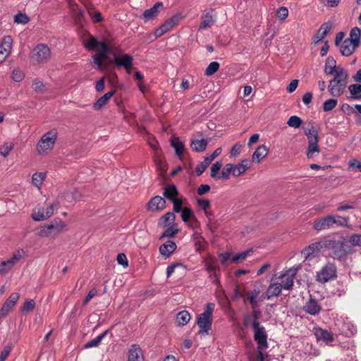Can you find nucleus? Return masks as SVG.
Masks as SVG:
<instances>
[{"mask_svg":"<svg viewBox=\"0 0 361 361\" xmlns=\"http://www.w3.org/2000/svg\"><path fill=\"white\" fill-rule=\"evenodd\" d=\"M215 307V304L212 302L206 305L204 311L200 314L197 317V324L200 328L199 334H209L212 330V325L213 322V312Z\"/></svg>","mask_w":361,"mask_h":361,"instance_id":"f257e3e1","label":"nucleus"},{"mask_svg":"<svg viewBox=\"0 0 361 361\" xmlns=\"http://www.w3.org/2000/svg\"><path fill=\"white\" fill-rule=\"evenodd\" d=\"M324 245L326 248L332 250L334 257L338 259L345 257L351 250L347 239L343 236L338 240H327L324 242Z\"/></svg>","mask_w":361,"mask_h":361,"instance_id":"f03ea898","label":"nucleus"},{"mask_svg":"<svg viewBox=\"0 0 361 361\" xmlns=\"http://www.w3.org/2000/svg\"><path fill=\"white\" fill-rule=\"evenodd\" d=\"M305 135L307 137L308 147L307 149V157L310 158L314 157V153L320 152L318 147L319 132L316 128L311 123L308 126L303 127Z\"/></svg>","mask_w":361,"mask_h":361,"instance_id":"7ed1b4c3","label":"nucleus"},{"mask_svg":"<svg viewBox=\"0 0 361 361\" xmlns=\"http://www.w3.org/2000/svg\"><path fill=\"white\" fill-rule=\"evenodd\" d=\"M65 223L59 218L54 219L50 224H44L38 231V235L44 238L54 237L65 228Z\"/></svg>","mask_w":361,"mask_h":361,"instance_id":"20e7f679","label":"nucleus"},{"mask_svg":"<svg viewBox=\"0 0 361 361\" xmlns=\"http://www.w3.org/2000/svg\"><path fill=\"white\" fill-rule=\"evenodd\" d=\"M50 49L44 44L37 45L32 51L30 60L34 63H44L50 59Z\"/></svg>","mask_w":361,"mask_h":361,"instance_id":"39448f33","label":"nucleus"},{"mask_svg":"<svg viewBox=\"0 0 361 361\" xmlns=\"http://www.w3.org/2000/svg\"><path fill=\"white\" fill-rule=\"evenodd\" d=\"M337 269L334 264L327 263L317 274V281L325 283L336 278Z\"/></svg>","mask_w":361,"mask_h":361,"instance_id":"423d86ee","label":"nucleus"},{"mask_svg":"<svg viewBox=\"0 0 361 361\" xmlns=\"http://www.w3.org/2000/svg\"><path fill=\"white\" fill-rule=\"evenodd\" d=\"M56 140V133L49 131L45 133L40 139L37 145V150L39 154L46 153L47 150L52 149Z\"/></svg>","mask_w":361,"mask_h":361,"instance_id":"0eeeda50","label":"nucleus"},{"mask_svg":"<svg viewBox=\"0 0 361 361\" xmlns=\"http://www.w3.org/2000/svg\"><path fill=\"white\" fill-rule=\"evenodd\" d=\"M86 35L88 37V39L82 40V44L86 49L93 51L99 47V51L108 54L110 52V49L105 41L99 42L94 36L91 35L88 32H87Z\"/></svg>","mask_w":361,"mask_h":361,"instance_id":"6e6552de","label":"nucleus"},{"mask_svg":"<svg viewBox=\"0 0 361 361\" xmlns=\"http://www.w3.org/2000/svg\"><path fill=\"white\" fill-rule=\"evenodd\" d=\"M254 331V340L257 342V349H267L268 348L267 334L262 326H252Z\"/></svg>","mask_w":361,"mask_h":361,"instance_id":"1a4fd4ad","label":"nucleus"},{"mask_svg":"<svg viewBox=\"0 0 361 361\" xmlns=\"http://www.w3.org/2000/svg\"><path fill=\"white\" fill-rule=\"evenodd\" d=\"M180 18V15L176 14L166 20L159 28L155 30L154 35L156 38L160 37L170 30H171L176 25L178 24Z\"/></svg>","mask_w":361,"mask_h":361,"instance_id":"9d476101","label":"nucleus"},{"mask_svg":"<svg viewBox=\"0 0 361 361\" xmlns=\"http://www.w3.org/2000/svg\"><path fill=\"white\" fill-rule=\"evenodd\" d=\"M59 205L58 202H54L47 208H39L37 212L32 214L33 219L39 221L51 217L54 213V209L58 208Z\"/></svg>","mask_w":361,"mask_h":361,"instance_id":"9b49d317","label":"nucleus"},{"mask_svg":"<svg viewBox=\"0 0 361 361\" xmlns=\"http://www.w3.org/2000/svg\"><path fill=\"white\" fill-rule=\"evenodd\" d=\"M340 81V80H337L336 78H333L329 81L328 90L331 95L339 97L343 94L347 83H343Z\"/></svg>","mask_w":361,"mask_h":361,"instance_id":"f8f14e48","label":"nucleus"},{"mask_svg":"<svg viewBox=\"0 0 361 361\" xmlns=\"http://www.w3.org/2000/svg\"><path fill=\"white\" fill-rule=\"evenodd\" d=\"M71 9L72 17L76 25H82L84 18V11L79 8L74 0H67Z\"/></svg>","mask_w":361,"mask_h":361,"instance_id":"ddd939ff","label":"nucleus"},{"mask_svg":"<svg viewBox=\"0 0 361 361\" xmlns=\"http://www.w3.org/2000/svg\"><path fill=\"white\" fill-rule=\"evenodd\" d=\"M22 255L18 250L13 253L12 257L0 263V274H6L20 259Z\"/></svg>","mask_w":361,"mask_h":361,"instance_id":"4468645a","label":"nucleus"},{"mask_svg":"<svg viewBox=\"0 0 361 361\" xmlns=\"http://www.w3.org/2000/svg\"><path fill=\"white\" fill-rule=\"evenodd\" d=\"M146 207L148 211H161L166 207V200L161 196L156 195L150 199Z\"/></svg>","mask_w":361,"mask_h":361,"instance_id":"2eb2a0df","label":"nucleus"},{"mask_svg":"<svg viewBox=\"0 0 361 361\" xmlns=\"http://www.w3.org/2000/svg\"><path fill=\"white\" fill-rule=\"evenodd\" d=\"M142 350L138 344H132L128 351L127 361H143Z\"/></svg>","mask_w":361,"mask_h":361,"instance_id":"dca6fc26","label":"nucleus"},{"mask_svg":"<svg viewBox=\"0 0 361 361\" xmlns=\"http://www.w3.org/2000/svg\"><path fill=\"white\" fill-rule=\"evenodd\" d=\"M133 57L127 54H123L121 57H115L114 64L118 67H123L129 73L133 66Z\"/></svg>","mask_w":361,"mask_h":361,"instance_id":"f3484780","label":"nucleus"},{"mask_svg":"<svg viewBox=\"0 0 361 361\" xmlns=\"http://www.w3.org/2000/svg\"><path fill=\"white\" fill-rule=\"evenodd\" d=\"M303 310L305 312L314 316L318 315L322 311V307L319 305L315 298L310 297L305 305H304Z\"/></svg>","mask_w":361,"mask_h":361,"instance_id":"a211bd4d","label":"nucleus"},{"mask_svg":"<svg viewBox=\"0 0 361 361\" xmlns=\"http://www.w3.org/2000/svg\"><path fill=\"white\" fill-rule=\"evenodd\" d=\"M332 222L333 220H331V215H329L315 220L313 223V228L317 231L328 229L333 227Z\"/></svg>","mask_w":361,"mask_h":361,"instance_id":"6ab92c4d","label":"nucleus"},{"mask_svg":"<svg viewBox=\"0 0 361 361\" xmlns=\"http://www.w3.org/2000/svg\"><path fill=\"white\" fill-rule=\"evenodd\" d=\"M320 243H312L305 247L302 251V254L304 255L306 260L312 259L318 255L320 251Z\"/></svg>","mask_w":361,"mask_h":361,"instance_id":"aec40b11","label":"nucleus"},{"mask_svg":"<svg viewBox=\"0 0 361 361\" xmlns=\"http://www.w3.org/2000/svg\"><path fill=\"white\" fill-rule=\"evenodd\" d=\"M177 248L176 244L174 241L169 240L165 243L159 247V252L165 258L169 257Z\"/></svg>","mask_w":361,"mask_h":361,"instance_id":"412c9836","label":"nucleus"},{"mask_svg":"<svg viewBox=\"0 0 361 361\" xmlns=\"http://www.w3.org/2000/svg\"><path fill=\"white\" fill-rule=\"evenodd\" d=\"M331 27V23L326 22L323 23L318 30L317 34L313 37L314 42L317 44L322 41L327 35Z\"/></svg>","mask_w":361,"mask_h":361,"instance_id":"4be33fe9","label":"nucleus"},{"mask_svg":"<svg viewBox=\"0 0 361 361\" xmlns=\"http://www.w3.org/2000/svg\"><path fill=\"white\" fill-rule=\"evenodd\" d=\"M281 290V286H280L279 283H271L268 286L264 293V298L265 299L269 300L273 297H277L280 295Z\"/></svg>","mask_w":361,"mask_h":361,"instance_id":"5701e85b","label":"nucleus"},{"mask_svg":"<svg viewBox=\"0 0 361 361\" xmlns=\"http://www.w3.org/2000/svg\"><path fill=\"white\" fill-rule=\"evenodd\" d=\"M269 148L265 145L259 146L252 154L253 162L259 163L268 154Z\"/></svg>","mask_w":361,"mask_h":361,"instance_id":"b1692460","label":"nucleus"},{"mask_svg":"<svg viewBox=\"0 0 361 361\" xmlns=\"http://www.w3.org/2000/svg\"><path fill=\"white\" fill-rule=\"evenodd\" d=\"M163 7V3L161 1L157 2L152 8L147 9L142 14L143 18L147 21L154 19L157 13L158 9Z\"/></svg>","mask_w":361,"mask_h":361,"instance_id":"393cba45","label":"nucleus"},{"mask_svg":"<svg viewBox=\"0 0 361 361\" xmlns=\"http://www.w3.org/2000/svg\"><path fill=\"white\" fill-rule=\"evenodd\" d=\"M208 143L209 141L205 139H194L191 140L190 147L195 152H202L206 149Z\"/></svg>","mask_w":361,"mask_h":361,"instance_id":"a878e982","label":"nucleus"},{"mask_svg":"<svg viewBox=\"0 0 361 361\" xmlns=\"http://www.w3.org/2000/svg\"><path fill=\"white\" fill-rule=\"evenodd\" d=\"M164 197L171 202L177 200L178 191L174 184L169 185L164 188L163 192Z\"/></svg>","mask_w":361,"mask_h":361,"instance_id":"bb28decb","label":"nucleus"},{"mask_svg":"<svg viewBox=\"0 0 361 361\" xmlns=\"http://www.w3.org/2000/svg\"><path fill=\"white\" fill-rule=\"evenodd\" d=\"M314 334L319 341H323L326 343L334 341L333 334L326 329L322 328L316 329Z\"/></svg>","mask_w":361,"mask_h":361,"instance_id":"cd10ccee","label":"nucleus"},{"mask_svg":"<svg viewBox=\"0 0 361 361\" xmlns=\"http://www.w3.org/2000/svg\"><path fill=\"white\" fill-rule=\"evenodd\" d=\"M63 197L66 202L69 203H74L81 200L82 195L78 189L74 188L71 191L65 192Z\"/></svg>","mask_w":361,"mask_h":361,"instance_id":"c85d7f7f","label":"nucleus"},{"mask_svg":"<svg viewBox=\"0 0 361 361\" xmlns=\"http://www.w3.org/2000/svg\"><path fill=\"white\" fill-rule=\"evenodd\" d=\"M357 47H354V44L348 39H345L341 45V53L343 56H349L352 55Z\"/></svg>","mask_w":361,"mask_h":361,"instance_id":"c756f323","label":"nucleus"},{"mask_svg":"<svg viewBox=\"0 0 361 361\" xmlns=\"http://www.w3.org/2000/svg\"><path fill=\"white\" fill-rule=\"evenodd\" d=\"M176 216L174 213L169 212L159 219L158 226L161 228L168 227L170 224L174 222Z\"/></svg>","mask_w":361,"mask_h":361,"instance_id":"7c9ffc66","label":"nucleus"},{"mask_svg":"<svg viewBox=\"0 0 361 361\" xmlns=\"http://www.w3.org/2000/svg\"><path fill=\"white\" fill-rule=\"evenodd\" d=\"M361 30L355 27L350 32V37L346 38L354 44V47H359L360 44Z\"/></svg>","mask_w":361,"mask_h":361,"instance_id":"2f4dec72","label":"nucleus"},{"mask_svg":"<svg viewBox=\"0 0 361 361\" xmlns=\"http://www.w3.org/2000/svg\"><path fill=\"white\" fill-rule=\"evenodd\" d=\"M115 91H109L105 93L102 97H101L95 103L93 104V108L95 110H100L105 105H106L107 102L110 99V98L114 94Z\"/></svg>","mask_w":361,"mask_h":361,"instance_id":"473e14b6","label":"nucleus"},{"mask_svg":"<svg viewBox=\"0 0 361 361\" xmlns=\"http://www.w3.org/2000/svg\"><path fill=\"white\" fill-rule=\"evenodd\" d=\"M201 18L202 22L199 25L200 30L209 28L214 23L213 17L209 12L204 11Z\"/></svg>","mask_w":361,"mask_h":361,"instance_id":"72a5a7b5","label":"nucleus"},{"mask_svg":"<svg viewBox=\"0 0 361 361\" xmlns=\"http://www.w3.org/2000/svg\"><path fill=\"white\" fill-rule=\"evenodd\" d=\"M205 267L206 270L209 273H213L215 276H216L217 273L220 271L217 262L213 257L209 258L205 261Z\"/></svg>","mask_w":361,"mask_h":361,"instance_id":"f704fd0d","label":"nucleus"},{"mask_svg":"<svg viewBox=\"0 0 361 361\" xmlns=\"http://www.w3.org/2000/svg\"><path fill=\"white\" fill-rule=\"evenodd\" d=\"M336 67V60L332 56H329L326 60L324 73L328 75H333Z\"/></svg>","mask_w":361,"mask_h":361,"instance_id":"c9c22d12","label":"nucleus"},{"mask_svg":"<svg viewBox=\"0 0 361 361\" xmlns=\"http://www.w3.org/2000/svg\"><path fill=\"white\" fill-rule=\"evenodd\" d=\"M171 146L174 148L176 154L179 158H181L183 154L185 146L184 144L180 140L179 137H174L171 140Z\"/></svg>","mask_w":361,"mask_h":361,"instance_id":"e433bc0d","label":"nucleus"},{"mask_svg":"<svg viewBox=\"0 0 361 361\" xmlns=\"http://www.w3.org/2000/svg\"><path fill=\"white\" fill-rule=\"evenodd\" d=\"M349 217H343L339 215H331V220H333L332 226L336 225L340 227H348Z\"/></svg>","mask_w":361,"mask_h":361,"instance_id":"4c0bfd02","label":"nucleus"},{"mask_svg":"<svg viewBox=\"0 0 361 361\" xmlns=\"http://www.w3.org/2000/svg\"><path fill=\"white\" fill-rule=\"evenodd\" d=\"M348 90L350 93V99H361V84H352L348 86Z\"/></svg>","mask_w":361,"mask_h":361,"instance_id":"58836bf2","label":"nucleus"},{"mask_svg":"<svg viewBox=\"0 0 361 361\" xmlns=\"http://www.w3.org/2000/svg\"><path fill=\"white\" fill-rule=\"evenodd\" d=\"M190 318V313L186 310H183L177 314L176 321L179 326H185L189 322Z\"/></svg>","mask_w":361,"mask_h":361,"instance_id":"ea45409f","label":"nucleus"},{"mask_svg":"<svg viewBox=\"0 0 361 361\" xmlns=\"http://www.w3.org/2000/svg\"><path fill=\"white\" fill-rule=\"evenodd\" d=\"M109 332V329H107L104 331L103 333L99 334L98 336H97L95 338L90 341L85 345V348H90L92 347H97L99 345L102 340L108 334Z\"/></svg>","mask_w":361,"mask_h":361,"instance_id":"a19ab883","label":"nucleus"},{"mask_svg":"<svg viewBox=\"0 0 361 361\" xmlns=\"http://www.w3.org/2000/svg\"><path fill=\"white\" fill-rule=\"evenodd\" d=\"M295 276V271H293V274H290V276H286L285 279L281 281V283H279L281 286V288L286 290H291L293 286V279Z\"/></svg>","mask_w":361,"mask_h":361,"instance_id":"79ce46f5","label":"nucleus"},{"mask_svg":"<svg viewBox=\"0 0 361 361\" xmlns=\"http://www.w3.org/2000/svg\"><path fill=\"white\" fill-rule=\"evenodd\" d=\"M177 224H173L168 227L160 235L159 240H162L164 238H173L179 232V229L176 227Z\"/></svg>","mask_w":361,"mask_h":361,"instance_id":"37998d69","label":"nucleus"},{"mask_svg":"<svg viewBox=\"0 0 361 361\" xmlns=\"http://www.w3.org/2000/svg\"><path fill=\"white\" fill-rule=\"evenodd\" d=\"M335 76L334 78L340 80L341 82L347 83V79L348 78V72L342 67L337 66L336 70L334 71Z\"/></svg>","mask_w":361,"mask_h":361,"instance_id":"c03bdc74","label":"nucleus"},{"mask_svg":"<svg viewBox=\"0 0 361 361\" xmlns=\"http://www.w3.org/2000/svg\"><path fill=\"white\" fill-rule=\"evenodd\" d=\"M181 218L183 221L188 222L190 218L193 219V221L195 224H198L197 219L194 216V213L192 210L190 208L185 207L183 209L181 213Z\"/></svg>","mask_w":361,"mask_h":361,"instance_id":"a18cd8bd","label":"nucleus"},{"mask_svg":"<svg viewBox=\"0 0 361 361\" xmlns=\"http://www.w3.org/2000/svg\"><path fill=\"white\" fill-rule=\"evenodd\" d=\"M233 164H226L221 172V175H219L218 176V178L228 180L229 178L230 173H233Z\"/></svg>","mask_w":361,"mask_h":361,"instance_id":"49530a36","label":"nucleus"},{"mask_svg":"<svg viewBox=\"0 0 361 361\" xmlns=\"http://www.w3.org/2000/svg\"><path fill=\"white\" fill-rule=\"evenodd\" d=\"M259 293V290H254L252 291H248L246 294L247 298L249 300L250 303L252 305L253 308L257 306V298Z\"/></svg>","mask_w":361,"mask_h":361,"instance_id":"de8ad7c7","label":"nucleus"},{"mask_svg":"<svg viewBox=\"0 0 361 361\" xmlns=\"http://www.w3.org/2000/svg\"><path fill=\"white\" fill-rule=\"evenodd\" d=\"M219 63L216 61H213L209 64L204 71V75L211 76L218 71L219 68Z\"/></svg>","mask_w":361,"mask_h":361,"instance_id":"09e8293b","label":"nucleus"},{"mask_svg":"<svg viewBox=\"0 0 361 361\" xmlns=\"http://www.w3.org/2000/svg\"><path fill=\"white\" fill-rule=\"evenodd\" d=\"M35 302L32 299H25L23 303L22 311L25 313H29L35 309Z\"/></svg>","mask_w":361,"mask_h":361,"instance_id":"8fccbe9b","label":"nucleus"},{"mask_svg":"<svg viewBox=\"0 0 361 361\" xmlns=\"http://www.w3.org/2000/svg\"><path fill=\"white\" fill-rule=\"evenodd\" d=\"M222 167V163L221 161H216L214 164H212L211 166V172H210V176L212 178H214L216 180H219L218 178V173L220 171L221 168Z\"/></svg>","mask_w":361,"mask_h":361,"instance_id":"3c124183","label":"nucleus"},{"mask_svg":"<svg viewBox=\"0 0 361 361\" xmlns=\"http://www.w3.org/2000/svg\"><path fill=\"white\" fill-rule=\"evenodd\" d=\"M302 123V120L297 116H290L287 121V124L290 127H293L295 128H298L301 126Z\"/></svg>","mask_w":361,"mask_h":361,"instance_id":"603ef678","label":"nucleus"},{"mask_svg":"<svg viewBox=\"0 0 361 361\" xmlns=\"http://www.w3.org/2000/svg\"><path fill=\"white\" fill-rule=\"evenodd\" d=\"M12 42L13 39L11 36H5L2 39L0 47H2V48L4 49V51H10L11 49Z\"/></svg>","mask_w":361,"mask_h":361,"instance_id":"864d4df0","label":"nucleus"},{"mask_svg":"<svg viewBox=\"0 0 361 361\" xmlns=\"http://www.w3.org/2000/svg\"><path fill=\"white\" fill-rule=\"evenodd\" d=\"M338 103L336 99H329L323 104V110L324 111H329L334 109Z\"/></svg>","mask_w":361,"mask_h":361,"instance_id":"5fc2aeb1","label":"nucleus"},{"mask_svg":"<svg viewBox=\"0 0 361 361\" xmlns=\"http://www.w3.org/2000/svg\"><path fill=\"white\" fill-rule=\"evenodd\" d=\"M45 175L42 173H35L32 175V182L37 187L40 186L44 179Z\"/></svg>","mask_w":361,"mask_h":361,"instance_id":"6e6d98bb","label":"nucleus"},{"mask_svg":"<svg viewBox=\"0 0 361 361\" xmlns=\"http://www.w3.org/2000/svg\"><path fill=\"white\" fill-rule=\"evenodd\" d=\"M251 252L252 250H247L246 251L238 253L231 258V261L233 263L238 262V261H243L248 256L249 253Z\"/></svg>","mask_w":361,"mask_h":361,"instance_id":"4d7b16f0","label":"nucleus"},{"mask_svg":"<svg viewBox=\"0 0 361 361\" xmlns=\"http://www.w3.org/2000/svg\"><path fill=\"white\" fill-rule=\"evenodd\" d=\"M14 307L7 301H5L0 310V317H6L10 312L11 310Z\"/></svg>","mask_w":361,"mask_h":361,"instance_id":"13d9d810","label":"nucleus"},{"mask_svg":"<svg viewBox=\"0 0 361 361\" xmlns=\"http://www.w3.org/2000/svg\"><path fill=\"white\" fill-rule=\"evenodd\" d=\"M29 17L24 13H18L14 17V22L20 24H27L29 22Z\"/></svg>","mask_w":361,"mask_h":361,"instance_id":"bf43d9fd","label":"nucleus"},{"mask_svg":"<svg viewBox=\"0 0 361 361\" xmlns=\"http://www.w3.org/2000/svg\"><path fill=\"white\" fill-rule=\"evenodd\" d=\"M248 169L249 166H243L238 164L236 166H233V176L238 177L244 173Z\"/></svg>","mask_w":361,"mask_h":361,"instance_id":"052dcab7","label":"nucleus"},{"mask_svg":"<svg viewBox=\"0 0 361 361\" xmlns=\"http://www.w3.org/2000/svg\"><path fill=\"white\" fill-rule=\"evenodd\" d=\"M221 148H216L209 156L204 157V161L210 164L211 162L221 153Z\"/></svg>","mask_w":361,"mask_h":361,"instance_id":"680f3d73","label":"nucleus"},{"mask_svg":"<svg viewBox=\"0 0 361 361\" xmlns=\"http://www.w3.org/2000/svg\"><path fill=\"white\" fill-rule=\"evenodd\" d=\"M197 203L200 209L203 211L211 208L210 201L207 199L197 198Z\"/></svg>","mask_w":361,"mask_h":361,"instance_id":"e2e57ef3","label":"nucleus"},{"mask_svg":"<svg viewBox=\"0 0 361 361\" xmlns=\"http://www.w3.org/2000/svg\"><path fill=\"white\" fill-rule=\"evenodd\" d=\"M288 15V10L285 6H281L276 11V16L281 20H284Z\"/></svg>","mask_w":361,"mask_h":361,"instance_id":"0e129e2a","label":"nucleus"},{"mask_svg":"<svg viewBox=\"0 0 361 361\" xmlns=\"http://www.w3.org/2000/svg\"><path fill=\"white\" fill-rule=\"evenodd\" d=\"M154 161L158 169L160 171L161 174L164 173L167 170L165 163L158 157H155Z\"/></svg>","mask_w":361,"mask_h":361,"instance_id":"69168bd1","label":"nucleus"},{"mask_svg":"<svg viewBox=\"0 0 361 361\" xmlns=\"http://www.w3.org/2000/svg\"><path fill=\"white\" fill-rule=\"evenodd\" d=\"M12 349V344L8 343L4 348V350L1 352L0 354V361H5L6 357L9 355Z\"/></svg>","mask_w":361,"mask_h":361,"instance_id":"338daca9","label":"nucleus"},{"mask_svg":"<svg viewBox=\"0 0 361 361\" xmlns=\"http://www.w3.org/2000/svg\"><path fill=\"white\" fill-rule=\"evenodd\" d=\"M348 242L353 246H361V234L352 235Z\"/></svg>","mask_w":361,"mask_h":361,"instance_id":"774afa93","label":"nucleus"}]
</instances>
